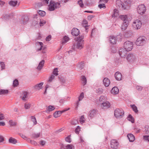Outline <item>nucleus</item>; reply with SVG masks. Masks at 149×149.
<instances>
[{
	"mask_svg": "<svg viewBox=\"0 0 149 149\" xmlns=\"http://www.w3.org/2000/svg\"><path fill=\"white\" fill-rule=\"evenodd\" d=\"M133 1V0H124V3L125 4V6H124L122 2L120 0H118L116 3L119 8H122V10L126 9L129 8Z\"/></svg>",
	"mask_w": 149,
	"mask_h": 149,
	"instance_id": "f257e3e1",
	"label": "nucleus"
},
{
	"mask_svg": "<svg viewBox=\"0 0 149 149\" xmlns=\"http://www.w3.org/2000/svg\"><path fill=\"white\" fill-rule=\"evenodd\" d=\"M71 33L74 36H77L79 34V31L77 28H73L72 30Z\"/></svg>",
	"mask_w": 149,
	"mask_h": 149,
	"instance_id": "ddd939ff",
	"label": "nucleus"
},
{
	"mask_svg": "<svg viewBox=\"0 0 149 149\" xmlns=\"http://www.w3.org/2000/svg\"><path fill=\"white\" fill-rule=\"evenodd\" d=\"M43 44L42 42H38L36 43V46L37 50L39 51L41 50L43 47Z\"/></svg>",
	"mask_w": 149,
	"mask_h": 149,
	"instance_id": "412c9836",
	"label": "nucleus"
},
{
	"mask_svg": "<svg viewBox=\"0 0 149 149\" xmlns=\"http://www.w3.org/2000/svg\"><path fill=\"white\" fill-rule=\"evenodd\" d=\"M43 66H38L36 68L38 70H40L42 69Z\"/></svg>",
	"mask_w": 149,
	"mask_h": 149,
	"instance_id": "69168bd1",
	"label": "nucleus"
},
{
	"mask_svg": "<svg viewBox=\"0 0 149 149\" xmlns=\"http://www.w3.org/2000/svg\"><path fill=\"white\" fill-rule=\"evenodd\" d=\"M60 4L59 3H55L54 1H51L48 6V10L50 11L54 10L55 9L59 8Z\"/></svg>",
	"mask_w": 149,
	"mask_h": 149,
	"instance_id": "f03ea898",
	"label": "nucleus"
},
{
	"mask_svg": "<svg viewBox=\"0 0 149 149\" xmlns=\"http://www.w3.org/2000/svg\"><path fill=\"white\" fill-rule=\"evenodd\" d=\"M78 3L81 7H83L84 4L82 0H79L78 1Z\"/></svg>",
	"mask_w": 149,
	"mask_h": 149,
	"instance_id": "5fc2aeb1",
	"label": "nucleus"
},
{
	"mask_svg": "<svg viewBox=\"0 0 149 149\" xmlns=\"http://www.w3.org/2000/svg\"><path fill=\"white\" fill-rule=\"evenodd\" d=\"M102 108L103 109H107L110 106V103L108 102H106L102 103Z\"/></svg>",
	"mask_w": 149,
	"mask_h": 149,
	"instance_id": "4468645a",
	"label": "nucleus"
},
{
	"mask_svg": "<svg viewBox=\"0 0 149 149\" xmlns=\"http://www.w3.org/2000/svg\"><path fill=\"white\" fill-rule=\"evenodd\" d=\"M137 12L140 14L142 15L144 13L146 10V7L144 5H139L137 9Z\"/></svg>",
	"mask_w": 149,
	"mask_h": 149,
	"instance_id": "6e6552de",
	"label": "nucleus"
},
{
	"mask_svg": "<svg viewBox=\"0 0 149 149\" xmlns=\"http://www.w3.org/2000/svg\"><path fill=\"white\" fill-rule=\"evenodd\" d=\"M120 18L123 21L127 22V15H122L120 16Z\"/></svg>",
	"mask_w": 149,
	"mask_h": 149,
	"instance_id": "cd10ccee",
	"label": "nucleus"
},
{
	"mask_svg": "<svg viewBox=\"0 0 149 149\" xmlns=\"http://www.w3.org/2000/svg\"><path fill=\"white\" fill-rule=\"evenodd\" d=\"M40 136V133H34L32 134V137L33 138H37Z\"/></svg>",
	"mask_w": 149,
	"mask_h": 149,
	"instance_id": "f704fd0d",
	"label": "nucleus"
},
{
	"mask_svg": "<svg viewBox=\"0 0 149 149\" xmlns=\"http://www.w3.org/2000/svg\"><path fill=\"white\" fill-rule=\"evenodd\" d=\"M18 85V82L17 80L16 79L13 81V86L14 87L17 86Z\"/></svg>",
	"mask_w": 149,
	"mask_h": 149,
	"instance_id": "de8ad7c7",
	"label": "nucleus"
},
{
	"mask_svg": "<svg viewBox=\"0 0 149 149\" xmlns=\"http://www.w3.org/2000/svg\"><path fill=\"white\" fill-rule=\"evenodd\" d=\"M83 67V66H77V68L78 70H81Z\"/></svg>",
	"mask_w": 149,
	"mask_h": 149,
	"instance_id": "338daca9",
	"label": "nucleus"
},
{
	"mask_svg": "<svg viewBox=\"0 0 149 149\" xmlns=\"http://www.w3.org/2000/svg\"><path fill=\"white\" fill-rule=\"evenodd\" d=\"M8 90L0 89V95H5L8 93Z\"/></svg>",
	"mask_w": 149,
	"mask_h": 149,
	"instance_id": "c85d7f7f",
	"label": "nucleus"
},
{
	"mask_svg": "<svg viewBox=\"0 0 149 149\" xmlns=\"http://www.w3.org/2000/svg\"><path fill=\"white\" fill-rule=\"evenodd\" d=\"M109 40L110 42L113 44H114L116 43V38L114 36H110Z\"/></svg>",
	"mask_w": 149,
	"mask_h": 149,
	"instance_id": "5701e85b",
	"label": "nucleus"
},
{
	"mask_svg": "<svg viewBox=\"0 0 149 149\" xmlns=\"http://www.w3.org/2000/svg\"><path fill=\"white\" fill-rule=\"evenodd\" d=\"M128 120L130 121L132 123H133L134 122V120L132 116L131 115H129L127 117Z\"/></svg>",
	"mask_w": 149,
	"mask_h": 149,
	"instance_id": "58836bf2",
	"label": "nucleus"
},
{
	"mask_svg": "<svg viewBox=\"0 0 149 149\" xmlns=\"http://www.w3.org/2000/svg\"><path fill=\"white\" fill-rule=\"evenodd\" d=\"M31 105L30 103H26L24 104V107L26 109H29L30 108Z\"/></svg>",
	"mask_w": 149,
	"mask_h": 149,
	"instance_id": "2f4dec72",
	"label": "nucleus"
},
{
	"mask_svg": "<svg viewBox=\"0 0 149 149\" xmlns=\"http://www.w3.org/2000/svg\"><path fill=\"white\" fill-rule=\"evenodd\" d=\"M43 84V83L41 82L39 84L33 86L34 89L36 90H39L42 89V86Z\"/></svg>",
	"mask_w": 149,
	"mask_h": 149,
	"instance_id": "2eb2a0df",
	"label": "nucleus"
},
{
	"mask_svg": "<svg viewBox=\"0 0 149 149\" xmlns=\"http://www.w3.org/2000/svg\"><path fill=\"white\" fill-rule=\"evenodd\" d=\"M127 59L129 61L134 62L136 59L135 56L133 54H129L127 55Z\"/></svg>",
	"mask_w": 149,
	"mask_h": 149,
	"instance_id": "9d476101",
	"label": "nucleus"
},
{
	"mask_svg": "<svg viewBox=\"0 0 149 149\" xmlns=\"http://www.w3.org/2000/svg\"><path fill=\"white\" fill-rule=\"evenodd\" d=\"M31 118L32 121L34 125L36 124L37 123V121L35 118L33 116H31Z\"/></svg>",
	"mask_w": 149,
	"mask_h": 149,
	"instance_id": "49530a36",
	"label": "nucleus"
},
{
	"mask_svg": "<svg viewBox=\"0 0 149 149\" xmlns=\"http://www.w3.org/2000/svg\"><path fill=\"white\" fill-rule=\"evenodd\" d=\"M124 112L122 109H116L114 111V115L117 118H119L120 117L123 116Z\"/></svg>",
	"mask_w": 149,
	"mask_h": 149,
	"instance_id": "423d86ee",
	"label": "nucleus"
},
{
	"mask_svg": "<svg viewBox=\"0 0 149 149\" xmlns=\"http://www.w3.org/2000/svg\"><path fill=\"white\" fill-rule=\"evenodd\" d=\"M46 23V21L44 20L41 19L40 20L39 24L40 26H43Z\"/></svg>",
	"mask_w": 149,
	"mask_h": 149,
	"instance_id": "37998d69",
	"label": "nucleus"
},
{
	"mask_svg": "<svg viewBox=\"0 0 149 149\" xmlns=\"http://www.w3.org/2000/svg\"><path fill=\"white\" fill-rule=\"evenodd\" d=\"M4 116L3 114H0V120H2L4 118Z\"/></svg>",
	"mask_w": 149,
	"mask_h": 149,
	"instance_id": "e2e57ef3",
	"label": "nucleus"
},
{
	"mask_svg": "<svg viewBox=\"0 0 149 149\" xmlns=\"http://www.w3.org/2000/svg\"><path fill=\"white\" fill-rule=\"evenodd\" d=\"M146 38L143 36L140 37L136 42V45L139 46H142L146 43Z\"/></svg>",
	"mask_w": 149,
	"mask_h": 149,
	"instance_id": "20e7f679",
	"label": "nucleus"
},
{
	"mask_svg": "<svg viewBox=\"0 0 149 149\" xmlns=\"http://www.w3.org/2000/svg\"><path fill=\"white\" fill-rule=\"evenodd\" d=\"M97 111L95 109H93L89 112V116L91 118L94 117L96 114Z\"/></svg>",
	"mask_w": 149,
	"mask_h": 149,
	"instance_id": "6ab92c4d",
	"label": "nucleus"
},
{
	"mask_svg": "<svg viewBox=\"0 0 149 149\" xmlns=\"http://www.w3.org/2000/svg\"><path fill=\"white\" fill-rule=\"evenodd\" d=\"M77 42L76 45L77 48L79 49H81L83 48L84 45V40L83 38L81 37L77 40Z\"/></svg>",
	"mask_w": 149,
	"mask_h": 149,
	"instance_id": "39448f33",
	"label": "nucleus"
},
{
	"mask_svg": "<svg viewBox=\"0 0 149 149\" xmlns=\"http://www.w3.org/2000/svg\"><path fill=\"white\" fill-rule=\"evenodd\" d=\"M130 106L135 113H137L138 111L137 107L134 104L131 105Z\"/></svg>",
	"mask_w": 149,
	"mask_h": 149,
	"instance_id": "c756f323",
	"label": "nucleus"
},
{
	"mask_svg": "<svg viewBox=\"0 0 149 149\" xmlns=\"http://www.w3.org/2000/svg\"><path fill=\"white\" fill-rule=\"evenodd\" d=\"M103 89L101 88H98L96 90V92L99 94H101L103 92Z\"/></svg>",
	"mask_w": 149,
	"mask_h": 149,
	"instance_id": "09e8293b",
	"label": "nucleus"
},
{
	"mask_svg": "<svg viewBox=\"0 0 149 149\" xmlns=\"http://www.w3.org/2000/svg\"><path fill=\"white\" fill-rule=\"evenodd\" d=\"M114 61L116 64L118 65L121 63L122 60L120 59L116 58L115 60Z\"/></svg>",
	"mask_w": 149,
	"mask_h": 149,
	"instance_id": "c9c22d12",
	"label": "nucleus"
},
{
	"mask_svg": "<svg viewBox=\"0 0 149 149\" xmlns=\"http://www.w3.org/2000/svg\"><path fill=\"white\" fill-rule=\"evenodd\" d=\"M69 109L70 108H69L66 110H64L62 111H58L57 112H55L54 114V116L55 118H57L58 117L60 116L62 113L69 110Z\"/></svg>",
	"mask_w": 149,
	"mask_h": 149,
	"instance_id": "f8f14e48",
	"label": "nucleus"
},
{
	"mask_svg": "<svg viewBox=\"0 0 149 149\" xmlns=\"http://www.w3.org/2000/svg\"><path fill=\"white\" fill-rule=\"evenodd\" d=\"M127 136L130 142H133L135 140V138L133 135L131 134H128Z\"/></svg>",
	"mask_w": 149,
	"mask_h": 149,
	"instance_id": "4be33fe9",
	"label": "nucleus"
},
{
	"mask_svg": "<svg viewBox=\"0 0 149 149\" xmlns=\"http://www.w3.org/2000/svg\"><path fill=\"white\" fill-rule=\"evenodd\" d=\"M128 25V21L125 22L123 23L121 26V29L123 30H125Z\"/></svg>",
	"mask_w": 149,
	"mask_h": 149,
	"instance_id": "b1692460",
	"label": "nucleus"
},
{
	"mask_svg": "<svg viewBox=\"0 0 149 149\" xmlns=\"http://www.w3.org/2000/svg\"><path fill=\"white\" fill-rule=\"evenodd\" d=\"M88 22L86 20H84L82 22V25L84 26L85 25H88Z\"/></svg>",
	"mask_w": 149,
	"mask_h": 149,
	"instance_id": "bf43d9fd",
	"label": "nucleus"
},
{
	"mask_svg": "<svg viewBox=\"0 0 149 149\" xmlns=\"http://www.w3.org/2000/svg\"><path fill=\"white\" fill-rule=\"evenodd\" d=\"M143 140L144 141L149 142V136L147 135L143 136Z\"/></svg>",
	"mask_w": 149,
	"mask_h": 149,
	"instance_id": "a19ab883",
	"label": "nucleus"
},
{
	"mask_svg": "<svg viewBox=\"0 0 149 149\" xmlns=\"http://www.w3.org/2000/svg\"><path fill=\"white\" fill-rule=\"evenodd\" d=\"M17 1H11L9 2V4L11 6H15L17 4Z\"/></svg>",
	"mask_w": 149,
	"mask_h": 149,
	"instance_id": "c03bdc74",
	"label": "nucleus"
},
{
	"mask_svg": "<svg viewBox=\"0 0 149 149\" xmlns=\"http://www.w3.org/2000/svg\"><path fill=\"white\" fill-rule=\"evenodd\" d=\"M9 142L13 144H15L17 143V140L12 137H10L9 139Z\"/></svg>",
	"mask_w": 149,
	"mask_h": 149,
	"instance_id": "393cba45",
	"label": "nucleus"
},
{
	"mask_svg": "<svg viewBox=\"0 0 149 149\" xmlns=\"http://www.w3.org/2000/svg\"><path fill=\"white\" fill-rule=\"evenodd\" d=\"M55 109V108L54 106L50 105L48 106V109L46 110V112L49 113V112L54 110Z\"/></svg>",
	"mask_w": 149,
	"mask_h": 149,
	"instance_id": "bb28decb",
	"label": "nucleus"
},
{
	"mask_svg": "<svg viewBox=\"0 0 149 149\" xmlns=\"http://www.w3.org/2000/svg\"><path fill=\"white\" fill-rule=\"evenodd\" d=\"M132 25L135 29H138L141 28V23L140 20L136 19L133 22Z\"/></svg>",
	"mask_w": 149,
	"mask_h": 149,
	"instance_id": "0eeeda50",
	"label": "nucleus"
},
{
	"mask_svg": "<svg viewBox=\"0 0 149 149\" xmlns=\"http://www.w3.org/2000/svg\"><path fill=\"white\" fill-rule=\"evenodd\" d=\"M98 7L100 9L102 8L104 9L106 8L105 5L104 4H100L98 5Z\"/></svg>",
	"mask_w": 149,
	"mask_h": 149,
	"instance_id": "6e6d98bb",
	"label": "nucleus"
},
{
	"mask_svg": "<svg viewBox=\"0 0 149 149\" xmlns=\"http://www.w3.org/2000/svg\"><path fill=\"white\" fill-rule=\"evenodd\" d=\"M85 119L84 115L81 116L80 118V122L81 124H83L85 121Z\"/></svg>",
	"mask_w": 149,
	"mask_h": 149,
	"instance_id": "e433bc0d",
	"label": "nucleus"
},
{
	"mask_svg": "<svg viewBox=\"0 0 149 149\" xmlns=\"http://www.w3.org/2000/svg\"><path fill=\"white\" fill-rule=\"evenodd\" d=\"M119 92V89L117 87H114L111 90V93L113 95L117 94Z\"/></svg>",
	"mask_w": 149,
	"mask_h": 149,
	"instance_id": "f3484780",
	"label": "nucleus"
},
{
	"mask_svg": "<svg viewBox=\"0 0 149 149\" xmlns=\"http://www.w3.org/2000/svg\"><path fill=\"white\" fill-rule=\"evenodd\" d=\"M70 136H68L65 138V140L66 142L69 143H70L71 142V141Z\"/></svg>",
	"mask_w": 149,
	"mask_h": 149,
	"instance_id": "864d4df0",
	"label": "nucleus"
},
{
	"mask_svg": "<svg viewBox=\"0 0 149 149\" xmlns=\"http://www.w3.org/2000/svg\"><path fill=\"white\" fill-rule=\"evenodd\" d=\"M9 124L11 126H15L16 125V123L15 122H13L12 120L9 121Z\"/></svg>",
	"mask_w": 149,
	"mask_h": 149,
	"instance_id": "a18cd8bd",
	"label": "nucleus"
},
{
	"mask_svg": "<svg viewBox=\"0 0 149 149\" xmlns=\"http://www.w3.org/2000/svg\"><path fill=\"white\" fill-rule=\"evenodd\" d=\"M74 148V146L71 144H68L64 146L65 149H73Z\"/></svg>",
	"mask_w": 149,
	"mask_h": 149,
	"instance_id": "7c9ffc66",
	"label": "nucleus"
},
{
	"mask_svg": "<svg viewBox=\"0 0 149 149\" xmlns=\"http://www.w3.org/2000/svg\"><path fill=\"white\" fill-rule=\"evenodd\" d=\"M78 121L75 120H72L71 122V124L72 125H75L78 123Z\"/></svg>",
	"mask_w": 149,
	"mask_h": 149,
	"instance_id": "8fccbe9b",
	"label": "nucleus"
},
{
	"mask_svg": "<svg viewBox=\"0 0 149 149\" xmlns=\"http://www.w3.org/2000/svg\"><path fill=\"white\" fill-rule=\"evenodd\" d=\"M21 97L24 101L27 100L28 99V93L26 92H24L22 95L21 96Z\"/></svg>",
	"mask_w": 149,
	"mask_h": 149,
	"instance_id": "aec40b11",
	"label": "nucleus"
},
{
	"mask_svg": "<svg viewBox=\"0 0 149 149\" xmlns=\"http://www.w3.org/2000/svg\"><path fill=\"white\" fill-rule=\"evenodd\" d=\"M51 35H49L47 36L46 39V41H49L51 40Z\"/></svg>",
	"mask_w": 149,
	"mask_h": 149,
	"instance_id": "0e129e2a",
	"label": "nucleus"
},
{
	"mask_svg": "<svg viewBox=\"0 0 149 149\" xmlns=\"http://www.w3.org/2000/svg\"><path fill=\"white\" fill-rule=\"evenodd\" d=\"M103 83L105 86H108L110 84V82L108 78H105L103 79Z\"/></svg>",
	"mask_w": 149,
	"mask_h": 149,
	"instance_id": "a211bd4d",
	"label": "nucleus"
},
{
	"mask_svg": "<svg viewBox=\"0 0 149 149\" xmlns=\"http://www.w3.org/2000/svg\"><path fill=\"white\" fill-rule=\"evenodd\" d=\"M84 97V94L83 93H82L80 96L79 97V101L81 100Z\"/></svg>",
	"mask_w": 149,
	"mask_h": 149,
	"instance_id": "603ef678",
	"label": "nucleus"
},
{
	"mask_svg": "<svg viewBox=\"0 0 149 149\" xmlns=\"http://www.w3.org/2000/svg\"><path fill=\"white\" fill-rule=\"evenodd\" d=\"M80 130V127L79 126H77V127L75 130V133L77 134H78Z\"/></svg>",
	"mask_w": 149,
	"mask_h": 149,
	"instance_id": "3c124183",
	"label": "nucleus"
},
{
	"mask_svg": "<svg viewBox=\"0 0 149 149\" xmlns=\"http://www.w3.org/2000/svg\"><path fill=\"white\" fill-rule=\"evenodd\" d=\"M69 38L68 37L66 36H64L62 40V44H64L68 41Z\"/></svg>",
	"mask_w": 149,
	"mask_h": 149,
	"instance_id": "a878e982",
	"label": "nucleus"
},
{
	"mask_svg": "<svg viewBox=\"0 0 149 149\" xmlns=\"http://www.w3.org/2000/svg\"><path fill=\"white\" fill-rule=\"evenodd\" d=\"M58 68H55L53 70V74L54 75L57 76L58 75Z\"/></svg>",
	"mask_w": 149,
	"mask_h": 149,
	"instance_id": "4c0bfd02",
	"label": "nucleus"
},
{
	"mask_svg": "<svg viewBox=\"0 0 149 149\" xmlns=\"http://www.w3.org/2000/svg\"><path fill=\"white\" fill-rule=\"evenodd\" d=\"M145 130L146 131V134H149V127L146 126L145 127Z\"/></svg>",
	"mask_w": 149,
	"mask_h": 149,
	"instance_id": "4d7b16f0",
	"label": "nucleus"
},
{
	"mask_svg": "<svg viewBox=\"0 0 149 149\" xmlns=\"http://www.w3.org/2000/svg\"><path fill=\"white\" fill-rule=\"evenodd\" d=\"M118 145V142L116 140L112 139L111 141V146L112 148L117 149Z\"/></svg>",
	"mask_w": 149,
	"mask_h": 149,
	"instance_id": "1a4fd4ad",
	"label": "nucleus"
},
{
	"mask_svg": "<svg viewBox=\"0 0 149 149\" xmlns=\"http://www.w3.org/2000/svg\"><path fill=\"white\" fill-rule=\"evenodd\" d=\"M133 45V43L132 42L127 41L124 43V47L126 51H130L132 49Z\"/></svg>",
	"mask_w": 149,
	"mask_h": 149,
	"instance_id": "7ed1b4c3",
	"label": "nucleus"
},
{
	"mask_svg": "<svg viewBox=\"0 0 149 149\" xmlns=\"http://www.w3.org/2000/svg\"><path fill=\"white\" fill-rule=\"evenodd\" d=\"M58 77L61 82L62 83H65V79L64 78L62 77L60 78L59 77Z\"/></svg>",
	"mask_w": 149,
	"mask_h": 149,
	"instance_id": "680f3d73",
	"label": "nucleus"
},
{
	"mask_svg": "<svg viewBox=\"0 0 149 149\" xmlns=\"http://www.w3.org/2000/svg\"><path fill=\"white\" fill-rule=\"evenodd\" d=\"M27 140L28 142H30L31 144H33L34 145H36L37 144V143L36 142L33 140H30L29 139H27Z\"/></svg>",
	"mask_w": 149,
	"mask_h": 149,
	"instance_id": "79ce46f5",
	"label": "nucleus"
},
{
	"mask_svg": "<svg viewBox=\"0 0 149 149\" xmlns=\"http://www.w3.org/2000/svg\"><path fill=\"white\" fill-rule=\"evenodd\" d=\"M38 13L39 15L42 16H44L45 15V12L44 11L39 10L38 12Z\"/></svg>",
	"mask_w": 149,
	"mask_h": 149,
	"instance_id": "ea45409f",
	"label": "nucleus"
},
{
	"mask_svg": "<svg viewBox=\"0 0 149 149\" xmlns=\"http://www.w3.org/2000/svg\"><path fill=\"white\" fill-rule=\"evenodd\" d=\"M104 96H101L100 97L99 100L100 101H102L104 100Z\"/></svg>",
	"mask_w": 149,
	"mask_h": 149,
	"instance_id": "774afa93",
	"label": "nucleus"
},
{
	"mask_svg": "<svg viewBox=\"0 0 149 149\" xmlns=\"http://www.w3.org/2000/svg\"><path fill=\"white\" fill-rule=\"evenodd\" d=\"M55 77L53 75H52L49 79V82H51L52 81L53 79Z\"/></svg>",
	"mask_w": 149,
	"mask_h": 149,
	"instance_id": "052dcab7",
	"label": "nucleus"
},
{
	"mask_svg": "<svg viewBox=\"0 0 149 149\" xmlns=\"http://www.w3.org/2000/svg\"><path fill=\"white\" fill-rule=\"evenodd\" d=\"M142 88H143L141 86H137L136 87V89H137V90L139 91H141Z\"/></svg>",
	"mask_w": 149,
	"mask_h": 149,
	"instance_id": "13d9d810",
	"label": "nucleus"
},
{
	"mask_svg": "<svg viewBox=\"0 0 149 149\" xmlns=\"http://www.w3.org/2000/svg\"><path fill=\"white\" fill-rule=\"evenodd\" d=\"M127 51L125 49L123 48L120 49L119 52L120 56L121 57H124L127 54Z\"/></svg>",
	"mask_w": 149,
	"mask_h": 149,
	"instance_id": "9b49d317",
	"label": "nucleus"
},
{
	"mask_svg": "<svg viewBox=\"0 0 149 149\" xmlns=\"http://www.w3.org/2000/svg\"><path fill=\"white\" fill-rule=\"evenodd\" d=\"M115 77L116 79L118 81L121 80L122 77L121 74L119 72H116L115 74Z\"/></svg>",
	"mask_w": 149,
	"mask_h": 149,
	"instance_id": "dca6fc26",
	"label": "nucleus"
},
{
	"mask_svg": "<svg viewBox=\"0 0 149 149\" xmlns=\"http://www.w3.org/2000/svg\"><path fill=\"white\" fill-rule=\"evenodd\" d=\"M119 15V12L118 10L115 9L114 10L113 14L112 15V17H117Z\"/></svg>",
	"mask_w": 149,
	"mask_h": 149,
	"instance_id": "473e14b6",
	"label": "nucleus"
},
{
	"mask_svg": "<svg viewBox=\"0 0 149 149\" xmlns=\"http://www.w3.org/2000/svg\"><path fill=\"white\" fill-rule=\"evenodd\" d=\"M81 80L83 81V85H85L87 83V80L86 78L84 76H83L81 77Z\"/></svg>",
	"mask_w": 149,
	"mask_h": 149,
	"instance_id": "72a5a7b5",
	"label": "nucleus"
}]
</instances>
